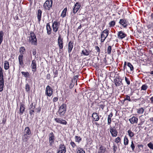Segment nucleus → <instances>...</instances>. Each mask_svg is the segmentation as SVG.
<instances>
[{"label": "nucleus", "instance_id": "nucleus-1", "mask_svg": "<svg viewBox=\"0 0 153 153\" xmlns=\"http://www.w3.org/2000/svg\"><path fill=\"white\" fill-rule=\"evenodd\" d=\"M27 40L32 45H36L37 44V39L35 33L31 32L29 36L27 37Z\"/></svg>", "mask_w": 153, "mask_h": 153}, {"label": "nucleus", "instance_id": "nucleus-2", "mask_svg": "<svg viewBox=\"0 0 153 153\" xmlns=\"http://www.w3.org/2000/svg\"><path fill=\"white\" fill-rule=\"evenodd\" d=\"M66 110V105L63 103L59 107L58 111L57 112V114L60 117H62L65 115Z\"/></svg>", "mask_w": 153, "mask_h": 153}, {"label": "nucleus", "instance_id": "nucleus-3", "mask_svg": "<svg viewBox=\"0 0 153 153\" xmlns=\"http://www.w3.org/2000/svg\"><path fill=\"white\" fill-rule=\"evenodd\" d=\"M53 0H46L44 4L43 7L46 10H49L52 7Z\"/></svg>", "mask_w": 153, "mask_h": 153}, {"label": "nucleus", "instance_id": "nucleus-4", "mask_svg": "<svg viewBox=\"0 0 153 153\" xmlns=\"http://www.w3.org/2000/svg\"><path fill=\"white\" fill-rule=\"evenodd\" d=\"M53 91V89L48 85L46 87L45 94L47 96L50 97L52 95Z\"/></svg>", "mask_w": 153, "mask_h": 153}, {"label": "nucleus", "instance_id": "nucleus-5", "mask_svg": "<svg viewBox=\"0 0 153 153\" xmlns=\"http://www.w3.org/2000/svg\"><path fill=\"white\" fill-rule=\"evenodd\" d=\"M49 141L50 146H52L55 140V136L53 133L52 132L50 133L48 135Z\"/></svg>", "mask_w": 153, "mask_h": 153}, {"label": "nucleus", "instance_id": "nucleus-6", "mask_svg": "<svg viewBox=\"0 0 153 153\" xmlns=\"http://www.w3.org/2000/svg\"><path fill=\"white\" fill-rule=\"evenodd\" d=\"M59 27V23L57 21H54L52 25V27L53 32H56Z\"/></svg>", "mask_w": 153, "mask_h": 153}, {"label": "nucleus", "instance_id": "nucleus-7", "mask_svg": "<svg viewBox=\"0 0 153 153\" xmlns=\"http://www.w3.org/2000/svg\"><path fill=\"white\" fill-rule=\"evenodd\" d=\"M110 132L113 137H116L118 134V132L115 128L112 127H110Z\"/></svg>", "mask_w": 153, "mask_h": 153}, {"label": "nucleus", "instance_id": "nucleus-8", "mask_svg": "<svg viewBox=\"0 0 153 153\" xmlns=\"http://www.w3.org/2000/svg\"><path fill=\"white\" fill-rule=\"evenodd\" d=\"M119 23L123 27L125 28H126L128 24V22L125 19H120Z\"/></svg>", "mask_w": 153, "mask_h": 153}, {"label": "nucleus", "instance_id": "nucleus-9", "mask_svg": "<svg viewBox=\"0 0 153 153\" xmlns=\"http://www.w3.org/2000/svg\"><path fill=\"white\" fill-rule=\"evenodd\" d=\"M127 36V35L124 32L120 31L118 32L117 36L119 39H122Z\"/></svg>", "mask_w": 153, "mask_h": 153}, {"label": "nucleus", "instance_id": "nucleus-10", "mask_svg": "<svg viewBox=\"0 0 153 153\" xmlns=\"http://www.w3.org/2000/svg\"><path fill=\"white\" fill-rule=\"evenodd\" d=\"M58 44L59 47V49H62L63 48V39L60 35L58 39Z\"/></svg>", "mask_w": 153, "mask_h": 153}, {"label": "nucleus", "instance_id": "nucleus-11", "mask_svg": "<svg viewBox=\"0 0 153 153\" xmlns=\"http://www.w3.org/2000/svg\"><path fill=\"white\" fill-rule=\"evenodd\" d=\"M66 151V149L65 146L63 144H61L60 145L57 153H65Z\"/></svg>", "mask_w": 153, "mask_h": 153}, {"label": "nucleus", "instance_id": "nucleus-12", "mask_svg": "<svg viewBox=\"0 0 153 153\" xmlns=\"http://www.w3.org/2000/svg\"><path fill=\"white\" fill-rule=\"evenodd\" d=\"M109 34V31L105 29L103 31L101 34V38H106L108 36Z\"/></svg>", "mask_w": 153, "mask_h": 153}, {"label": "nucleus", "instance_id": "nucleus-13", "mask_svg": "<svg viewBox=\"0 0 153 153\" xmlns=\"http://www.w3.org/2000/svg\"><path fill=\"white\" fill-rule=\"evenodd\" d=\"M92 117L93 118V120L95 121H97L100 119L99 116L98 114L96 112L93 113L92 115Z\"/></svg>", "mask_w": 153, "mask_h": 153}, {"label": "nucleus", "instance_id": "nucleus-14", "mask_svg": "<svg viewBox=\"0 0 153 153\" xmlns=\"http://www.w3.org/2000/svg\"><path fill=\"white\" fill-rule=\"evenodd\" d=\"M81 7L79 3L76 2L74 5V7L73 9V12L74 14L76 13L78 11Z\"/></svg>", "mask_w": 153, "mask_h": 153}, {"label": "nucleus", "instance_id": "nucleus-15", "mask_svg": "<svg viewBox=\"0 0 153 153\" xmlns=\"http://www.w3.org/2000/svg\"><path fill=\"white\" fill-rule=\"evenodd\" d=\"M31 66L32 69V71L34 72L36 71V63L35 60H33L32 61Z\"/></svg>", "mask_w": 153, "mask_h": 153}, {"label": "nucleus", "instance_id": "nucleus-16", "mask_svg": "<svg viewBox=\"0 0 153 153\" xmlns=\"http://www.w3.org/2000/svg\"><path fill=\"white\" fill-rule=\"evenodd\" d=\"M55 120L57 123H60L63 125H66L67 123V122L65 120L61 118H56Z\"/></svg>", "mask_w": 153, "mask_h": 153}, {"label": "nucleus", "instance_id": "nucleus-17", "mask_svg": "<svg viewBox=\"0 0 153 153\" xmlns=\"http://www.w3.org/2000/svg\"><path fill=\"white\" fill-rule=\"evenodd\" d=\"M129 120L131 124H133L134 123H137L138 122V119L136 117L133 116L130 118Z\"/></svg>", "mask_w": 153, "mask_h": 153}, {"label": "nucleus", "instance_id": "nucleus-18", "mask_svg": "<svg viewBox=\"0 0 153 153\" xmlns=\"http://www.w3.org/2000/svg\"><path fill=\"white\" fill-rule=\"evenodd\" d=\"M23 57V56L22 54L19 55L18 57L19 64L20 66L22 67L24 65Z\"/></svg>", "mask_w": 153, "mask_h": 153}, {"label": "nucleus", "instance_id": "nucleus-19", "mask_svg": "<svg viewBox=\"0 0 153 153\" xmlns=\"http://www.w3.org/2000/svg\"><path fill=\"white\" fill-rule=\"evenodd\" d=\"M31 135H28L27 134H23L22 136V139L24 142H27L28 140L29 139Z\"/></svg>", "mask_w": 153, "mask_h": 153}, {"label": "nucleus", "instance_id": "nucleus-20", "mask_svg": "<svg viewBox=\"0 0 153 153\" xmlns=\"http://www.w3.org/2000/svg\"><path fill=\"white\" fill-rule=\"evenodd\" d=\"M105 150V148L102 145H101L98 149L97 153H104Z\"/></svg>", "mask_w": 153, "mask_h": 153}, {"label": "nucleus", "instance_id": "nucleus-21", "mask_svg": "<svg viewBox=\"0 0 153 153\" xmlns=\"http://www.w3.org/2000/svg\"><path fill=\"white\" fill-rule=\"evenodd\" d=\"M23 134H26L28 135H31V131L29 127H27L25 128Z\"/></svg>", "mask_w": 153, "mask_h": 153}, {"label": "nucleus", "instance_id": "nucleus-22", "mask_svg": "<svg viewBox=\"0 0 153 153\" xmlns=\"http://www.w3.org/2000/svg\"><path fill=\"white\" fill-rule=\"evenodd\" d=\"M74 43L71 41H70L68 44V52L70 53L71 52L73 47Z\"/></svg>", "mask_w": 153, "mask_h": 153}, {"label": "nucleus", "instance_id": "nucleus-23", "mask_svg": "<svg viewBox=\"0 0 153 153\" xmlns=\"http://www.w3.org/2000/svg\"><path fill=\"white\" fill-rule=\"evenodd\" d=\"M25 105L23 104H21L19 109V113L21 115H22L23 113L25 111Z\"/></svg>", "mask_w": 153, "mask_h": 153}, {"label": "nucleus", "instance_id": "nucleus-24", "mask_svg": "<svg viewBox=\"0 0 153 153\" xmlns=\"http://www.w3.org/2000/svg\"><path fill=\"white\" fill-rule=\"evenodd\" d=\"M46 29L47 30V33L49 35L51 33V28L49 23H48L46 25Z\"/></svg>", "mask_w": 153, "mask_h": 153}, {"label": "nucleus", "instance_id": "nucleus-25", "mask_svg": "<svg viewBox=\"0 0 153 153\" xmlns=\"http://www.w3.org/2000/svg\"><path fill=\"white\" fill-rule=\"evenodd\" d=\"M42 13V11L41 10L39 9L38 10L37 17L38 21L39 22H40L41 21Z\"/></svg>", "mask_w": 153, "mask_h": 153}, {"label": "nucleus", "instance_id": "nucleus-26", "mask_svg": "<svg viewBox=\"0 0 153 153\" xmlns=\"http://www.w3.org/2000/svg\"><path fill=\"white\" fill-rule=\"evenodd\" d=\"M113 115V113L111 112L108 116V125H110L111 123V118Z\"/></svg>", "mask_w": 153, "mask_h": 153}, {"label": "nucleus", "instance_id": "nucleus-27", "mask_svg": "<svg viewBox=\"0 0 153 153\" xmlns=\"http://www.w3.org/2000/svg\"><path fill=\"white\" fill-rule=\"evenodd\" d=\"M4 68L6 70H8L9 68V64L7 61H5L4 62Z\"/></svg>", "mask_w": 153, "mask_h": 153}, {"label": "nucleus", "instance_id": "nucleus-28", "mask_svg": "<svg viewBox=\"0 0 153 153\" xmlns=\"http://www.w3.org/2000/svg\"><path fill=\"white\" fill-rule=\"evenodd\" d=\"M115 84L116 86H119L121 85L122 82L119 79H116L114 80Z\"/></svg>", "mask_w": 153, "mask_h": 153}, {"label": "nucleus", "instance_id": "nucleus-29", "mask_svg": "<svg viewBox=\"0 0 153 153\" xmlns=\"http://www.w3.org/2000/svg\"><path fill=\"white\" fill-rule=\"evenodd\" d=\"M128 135L130 138L134 136V133L130 129L127 131Z\"/></svg>", "mask_w": 153, "mask_h": 153}, {"label": "nucleus", "instance_id": "nucleus-30", "mask_svg": "<svg viewBox=\"0 0 153 153\" xmlns=\"http://www.w3.org/2000/svg\"><path fill=\"white\" fill-rule=\"evenodd\" d=\"M67 10V8L66 7L62 11L61 13V16L63 18H64L65 16Z\"/></svg>", "mask_w": 153, "mask_h": 153}, {"label": "nucleus", "instance_id": "nucleus-31", "mask_svg": "<svg viewBox=\"0 0 153 153\" xmlns=\"http://www.w3.org/2000/svg\"><path fill=\"white\" fill-rule=\"evenodd\" d=\"M82 53L84 55L88 56L90 52L86 49H84L82 51Z\"/></svg>", "mask_w": 153, "mask_h": 153}, {"label": "nucleus", "instance_id": "nucleus-32", "mask_svg": "<svg viewBox=\"0 0 153 153\" xmlns=\"http://www.w3.org/2000/svg\"><path fill=\"white\" fill-rule=\"evenodd\" d=\"M128 137L125 136L124 138V145H127L128 144Z\"/></svg>", "mask_w": 153, "mask_h": 153}, {"label": "nucleus", "instance_id": "nucleus-33", "mask_svg": "<svg viewBox=\"0 0 153 153\" xmlns=\"http://www.w3.org/2000/svg\"><path fill=\"white\" fill-rule=\"evenodd\" d=\"M137 113L138 114H142L144 112V109L143 108H140L137 109Z\"/></svg>", "mask_w": 153, "mask_h": 153}, {"label": "nucleus", "instance_id": "nucleus-34", "mask_svg": "<svg viewBox=\"0 0 153 153\" xmlns=\"http://www.w3.org/2000/svg\"><path fill=\"white\" fill-rule=\"evenodd\" d=\"M78 77V75H76L74 77V79H73L72 80V82H74V83L76 82V85H77V79Z\"/></svg>", "mask_w": 153, "mask_h": 153}, {"label": "nucleus", "instance_id": "nucleus-35", "mask_svg": "<svg viewBox=\"0 0 153 153\" xmlns=\"http://www.w3.org/2000/svg\"><path fill=\"white\" fill-rule=\"evenodd\" d=\"M21 73L26 78L29 77L30 76V74H29V73L28 72H25L22 71L21 72Z\"/></svg>", "mask_w": 153, "mask_h": 153}, {"label": "nucleus", "instance_id": "nucleus-36", "mask_svg": "<svg viewBox=\"0 0 153 153\" xmlns=\"http://www.w3.org/2000/svg\"><path fill=\"white\" fill-rule=\"evenodd\" d=\"M127 65L129 68H130L131 71H132L133 70L134 67L132 65L130 62H128Z\"/></svg>", "mask_w": 153, "mask_h": 153}, {"label": "nucleus", "instance_id": "nucleus-37", "mask_svg": "<svg viewBox=\"0 0 153 153\" xmlns=\"http://www.w3.org/2000/svg\"><path fill=\"white\" fill-rule=\"evenodd\" d=\"M115 22L114 21H112L109 23V25L110 27H114L115 25Z\"/></svg>", "mask_w": 153, "mask_h": 153}, {"label": "nucleus", "instance_id": "nucleus-38", "mask_svg": "<svg viewBox=\"0 0 153 153\" xmlns=\"http://www.w3.org/2000/svg\"><path fill=\"white\" fill-rule=\"evenodd\" d=\"M25 51V48L24 47H21L19 49V52L21 54H23L24 52Z\"/></svg>", "mask_w": 153, "mask_h": 153}, {"label": "nucleus", "instance_id": "nucleus-39", "mask_svg": "<svg viewBox=\"0 0 153 153\" xmlns=\"http://www.w3.org/2000/svg\"><path fill=\"white\" fill-rule=\"evenodd\" d=\"M77 153H85V151H84L82 149L80 148H78L77 149Z\"/></svg>", "mask_w": 153, "mask_h": 153}, {"label": "nucleus", "instance_id": "nucleus-40", "mask_svg": "<svg viewBox=\"0 0 153 153\" xmlns=\"http://www.w3.org/2000/svg\"><path fill=\"white\" fill-rule=\"evenodd\" d=\"M148 86L145 84L143 85L141 87V90H146L147 89Z\"/></svg>", "mask_w": 153, "mask_h": 153}, {"label": "nucleus", "instance_id": "nucleus-41", "mask_svg": "<svg viewBox=\"0 0 153 153\" xmlns=\"http://www.w3.org/2000/svg\"><path fill=\"white\" fill-rule=\"evenodd\" d=\"M0 78H3V70L1 67L0 66Z\"/></svg>", "mask_w": 153, "mask_h": 153}, {"label": "nucleus", "instance_id": "nucleus-42", "mask_svg": "<svg viewBox=\"0 0 153 153\" xmlns=\"http://www.w3.org/2000/svg\"><path fill=\"white\" fill-rule=\"evenodd\" d=\"M30 86L28 84H27L25 85V90L26 91L28 92L30 90Z\"/></svg>", "mask_w": 153, "mask_h": 153}, {"label": "nucleus", "instance_id": "nucleus-43", "mask_svg": "<svg viewBox=\"0 0 153 153\" xmlns=\"http://www.w3.org/2000/svg\"><path fill=\"white\" fill-rule=\"evenodd\" d=\"M147 146L148 147H149L150 149L153 150V144L152 143H149L147 144Z\"/></svg>", "mask_w": 153, "mask_h": 153}, {"label": "nucleus", "instance_id": "nucleus-44", "mask_svg": "<svg viewBox=\"0 0 153 153\" xmlns=\"http://www.w3.org/2000/svg\"><path fill=\"white\" fill-rule=\"evenodd\" d=\"M111 46H109L108 47V49H107V53L108 54H110L111 53Z\"/></svg>", "mask_w": 153, "mask_h": 153}, {"label": "nucleus", "instance_id": "nucleus-45", "mask_svg": "<svg viewBox=\"0 0 153 153\" xmlns=\"http://www.w3.org/2000/svg\"><path fill=\"white\" fill-rule=\"evenodd\" d=\"M75 140L76 141L79 142L81 140V138L80 137L76 136H75Z\"/></svg>", "mask_w": 153, "mask_h": 153}, {"label": "nucleus", "instance_id": "nucleus-46", "mask_svg": "<svg viewBox=\"0 0 153 153\" xmlns=\"http://www.w3.org/2000/svg\"><path fill=\"white\" fill-rule=\"evenodd\" d=\"M4 81L3 78H0V85H4Z\"/></svg>", "mask_w": 153, "mask_h": 153}, {"label": "nucleus", "instance_id": "nucleus-47", "mask_svg": "<svg viewBox=\"0 0 153 153\" xmlns=\"http://www.w3.org/2000/svg\"><path fill=\"white\" fill-rule=\"evenodd\" d=\"M130 146L132 149V151H134L135 148V146L133 141H132L131 142V144Z\"/></svg>", "mask_w": 153, "mask_h": 153}, {"label": "nucleus", "instance_id": "nucleus-48", "mask_svg": "<svg viewBox=\"0 0 153 153\" xmlns=\"http://www.w3.org/2000/svg\"><path fill=\"white\" fill-rule=\"evenodd\" d=\"M121 140V139L119 137H117L115 140V142L117 143H119Z\"/></svg>", "mask_w": 153, "mask_h": 153}, {"label": "nucleus", "instance_id": "nucleus-49", "mask_svg": "<svg viewBox=\"0 0 153 153\" xmlns=\"http://www.w3.org/2000/svg\"><path fill=\"white\" fill-rule=\"evenodd\" d=\"M95 49L97 51L98 53L99 54L100 52V50L99 47L98 46H96L95 47Z\"/></svg>", "mask_w": 153, "mask_h": 153}, {"label": "nucleus", "instance_id": "nucleus-50", "mask_svg": "<svg viewBox=\"0 0 153 153\" xmlns=\"http://www.w3.org/2000/svg\"><path fill=\"white\" fill-rule=\"evenodd\" d=\"M125 100H128L129 101H131L130 97L128 95H126V98H125Z\"/></svg>", "mask_w": 153, "mask_h": 153}, {"label": "nucleus", "instance_id": "nucleus-51", "mask_svg": "<svg viewBox=\"0 0 153 153\" xmlns=\"http://www.w3.org/2000/svg\"><path fill=\"white\" fill-rule=\"evenodd\" d=\"M125 80L126 82L128 85H129L130 84V81L129 79H128L126 77H125Z\"/></svg>", "mask_w": 153, "mask_h": 153}, {"label": "nucleus", "instance_id": "nucleus-52", "mask_svg": "<svg viewBox=\"0 0 153 153\" xmlns=\"http://www.w3.org/2000/svg\"><path fill=\"white\" fill-rule=\"evenodd\" d=\"M70 144L73 148H75L76 146V145L74 142L71 141L70 143Z\"/></svg>", "mask_w": 153, "mask_h": 153}, {"label": "nucleus", "instance_id": "nucleus-53", "mask_svg": "<svg viewBox=\"0 0 153 153\" xmlns=\"http://www.w3.org/2000/svg\"><path fill=\"white\" fill-rule=\"evenodd\" d=\"M113 150L114 152V153L116 152V151L117 150V147L116 145H114L113 146Z\"/></svg>", "mask_w": 153, "mask_h": 153}, {"label": "nucleus", "instance_id": "nucleus-54", "mask_svg": "<svg viewBox=\"0 0 153 153\" xmlns=\"http://www.w3.org/2000/svg\"><path fill=\"white\" fill-rule=\"evenodd\" d=\"M4 33L2 31H0V38L3 39V36H4Z\"/></svg>", "mask_w": 153, "mask_h": 153}, {"label": "nucleus", "instance_id": "nucleus-55", "mask_svg": "<svg viewBox=\"0 0 153 153\" xmlns=\"http://www.w3.org/2000/svg\"><path fill=\"white\" fill-rule=\"evenodd\" d=\"M35 108V106H33V103H32L30 106V109H34Z\"/></svg>", "mask_w": 153, "mask_h": 153}, {"label": "nucleus", "instance_id": "nucleus-56", "mask_svg": "<svg viewBox=\"0 0 153 153\" xmlns=\"http://www.w3.org/2000/svg\"><path fill=\"white\" fill-rule=\"evenodd\" d=\"M74 84L75 83L74 82H72L69 85V88H72L74 87Z\"/></svg>", "mask_w": 153, "mask_h": 153}, {"label": "nucleus", "instance_id": "nucleus-57", "mask_svg": "<svg viewBox=\"0 0 153 153\" xmlns=\"http://www.w3.org/2000/svg\"><path fill=\"white\" fill-rule=\"evenodd\" d=\"M58 100V97H55L53 98V101L54 102H56Z\"/></svg>", "mask_w": 153, "mask_h": 153}, {"label": "nucleus", "instance_id": "nucleus-58", "mask_svg": "<svg viewBox=\"0 0 153 153\" xmlns=\"http://www.w3.org/2000/svg\"><path fill=\"white\" fill-rule=\"evenodd\" d=\"M54 78L55 77H56L57 76V75H58V71H55L54 72Z\"/></svg>", "mask_w": 153, "mask_h": 153}, {"label": "nucleus", "instance_id": "nucleus-59", "mask_svg": "<svg viewBox=\"0 0 153 153\" xmlns=\"http://www.w3.org/2000/svg\"><path fill=\"white\" fill-rule=\"evenodd\" d=\"M30 110L29 111V113L30 115H32L33 114V113L34 112V109H30Z\"/></svg>", "mask_w": 153, "mask_h": 153}, {"label": "nucleus", "instance_id": "nucleus-60", "mask_svg": "<svg viewBox=\"0 0 153 153\" xmlns=\"http://www.w3.org/2000/svg\"><path fill=\"white\" fill-rule=\"evenodd\" d=\"M99 106L102 109V110H103L104 107L105 106V105L101 104Z\"/></svg>", "mask_w": 153, "mask_h": 153}, {"label": "nucleus", "instance_id": "nucleus-61", "mask_svg": "<svg viewBox=\"0 0 153 153\" xmlns=\"http://www.w3.org/2000/svg\"><path fill=\"white\" fill-rule=\"evenodd\" d=\"M4 85H0V92L2 91L3 90Z\"/></svg>", "mask_w": 153, "mask_h": 153}, {"label": "nucleus", "instance_id": "nucleus-62", "mask_svg": "<svg viewBox=\"0 0 153 153\" xmlns=\"http://www.w3.org/2000/svg\"><path fill=\"white\" fill-rule=\"evenodd\" d=\"M150 100L151 101V103H153V96L152 97L150 98Z\"/></svg>", "mask_w": 153, "mask_h": 153}, {"label": "nucleus", "instance_id": "nucleus-63", "mask_svg": "<svg viewBox=\"0 0 153 153\" xmlns=\"http://www.w3.org/2000/svg\"><path fill=\"white\" fill-rule=\"evenodd\" d=\"M84 26V25H80L79 27H78L77 29H80L81 28V27H82V26Z\"/></svg>", "mask_w": 153, "mask_h": 153}, {"label": "nucleus", "instance_id": "nucleus-64", "mask_svg": "<svg viewBox=\"0 0 153 153\" xmlns=\"http://www.w3.org/2000/svg\"><path fill=\"white\" fill-rule=\"evenodd\" d=\"M40 110H41V108H40V107H38L37 108L38 111L39 112L40 111Z\"/></svg>", "mask_w": 153, "mask_h": 153}]
</instances>
